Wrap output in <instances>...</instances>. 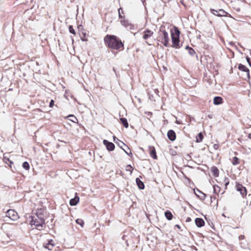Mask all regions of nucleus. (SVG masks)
Instances as JSON below:
<instances>
[{"mask_svg": "<svg viewBox=\"0 0 251 251\" xmlns=\"http://www.w3.org/2000/svg\"><path fill=\"white\" fill-rule=\"evenodd\" d=\"M105 45L109 48L118 50L124 48V44L116 36L106 35L104 38Z\"/></svg>", "mask_w": 251, "mask_h": 251, "instance_id": "1", "label": "nucleus"}, {"mask_svg": "<svg viewBox=\"0 0 251 251\" xmlns=\"http://www.w3.org/2000/svg\"><path fill=\"white\" fill-rule=\"evenodd\" d=\"M30 224L35 226L37 229L42 230L45 227V220L44 216L38 213L35 216H32Z\"/></svg>", "mask_w": 251, "mask_h": 251, "instance_id": "2", "label": "nucleus"}, {"mask_svg": "<svg viewBox=\"0 0 251 251\" xmlns=\"http://www.w3.org/2000/svg\"><path fill=\"white\" fill-rule=\"evenodd\" d=\"M158 35L157 40L161 42L164 46L168 47L170 38L168 32L164 29V27H160Z\"/></svg>", "mask_w": 251, "mask_h": 251, "instance_id": "3", "label": "nucleus"}, {"mask_svg": "<svg viewBox=\"0 0 251 251\" xmlns=\"http://www.w3.org/2000/svg\"><path fill=\"white\" fill-rule=\"evenodd\" d=\"M175 35L173 33H172L171 34L172 42V47L175 48L176 49H179L180 48V46L179 44L180 31L177 27H175Z\"/></svg>", "mask_w": 251, "mask_h": 251, "instance_id": "4", "label": "nucleus"}, {"mask_svg": "<svg viewBox=\"0 0 251 251\" xmlns=\"http://www.w3.org/2000/svg\"><path fill=\"white\" fill-rule=\"evenodd\" d=\"M114 142L121 149H122L126 153L130 156L132 155L130 149L123 141L120 140L116 137H113Z\"/></svg>", "mask_w": 251, "mask_h": 251, "instance_id": "5", "label": "nucleus"}, {"mask_svg": "<svg viewBox=\"0 0 251 251\" xmlns=\"http://www.w3.org/2000/svg\"><path fill=\"white\" fill-rule=\"evenodd\" d=\"M5 221H7V218L10 219L12 221H15L19 218L17 212L14 209H9L6 212V216L5 217Z\"/></svg>", "mask_w": 251, "mask_h": 251, "instance_id": "6", "label": "nucleus"}, {"mask_svg": "<svg viewBox=\"0 0 251 251\" xmlns=\"http://www.w3.org/2000/svg\"><path fill=\"white\" fill-rule=\"evenodd\" d=\"M210 11L213 14L218 17L226 16L227 14V13L223 9H220L217 10L211 9Z\"/></svg>", "mask_w": 251, "mask_h": 251, "instance_id": "7", "label": "nucleus"}, {"mask_svg": "<svg viewBox=\"0 0 251 251\" xmlns=\"http://www.w3.org/2000/svg\"><path fill=\"white\" fill-rule=\"evenodd\" d=\"M121 23L122 25L125 26L127 29L131 30L134 29V25L130 23L128 21L124 18L121 20Z\"/></svg>", "mask_w": 251, "mask_h": 251, "instance_id": "8", "label": "nucleus"}, {"mask_svg": "<svg viewBox=\"0 0 251 251\" xmlns=\"http://www.w3.org/2000/svg\"><path fill=\"white\" fill-rule=\"evenodd\" d=\"M237 190L240 192V194L243 197L247 195V190L246 188L243 186L242 184L237 183L236 185Z\"/></svg>", "mask_w": 251, "mask_h": 251, "instance_id": "9", "label": "nucleus"}, {"mask_svg": "<svg viewBox=\"0 0 251 251\" xmlns=\"http://www.w3.org/2000/svg\"><path fill=\"white\" fill-rule=\"evenodd\" d=\"M103 143L106 146L108 151H112L114 150L115 145L113 143L110 142L106 140H104L103 141Z\"/></svg>", "mask_w": 251, "mask_h": 251, "instance_id": "10", "label": "nucleus"}, {"mask_svg": "<svg viewBox=\"0 0 251 251\" xmlns=\"http://www.w3.org/2000/svg\"><path fill=\"white\" fill-rule=\"evenodd\" d=\"M153 34V31L149 29H147L143 32V38L144 40H147L149 38L151 37L152 36Z\"/></svg>", "mask_w": 251, "mask_h": 251, "instance_id": "11", "label": "nucleus"}, {"mask_svg": "<svg viewBox=\"0 0 251 251\" xmlns=\"http://www.w3.org/2000/svg\"><path fill=\"white\" fill-rule=\"evenodd\" d=\"M167 136L171 141H174L176 138V135L173 130H169L167 133Z\"/></svg>", "mask_w": 251, "mask_h": 251, "instance_id": "12", "label": "nucleus"}, {"mask_svg": "<svg viewBox=\"0 0 251 251\" xmlns=\"http://www.w3.org/2000/svg\"><path fill=\"white\" fill-rule=\"evenodd\" d=\"M9 237L7 234H3L0 235V241L4 244H6L9 242Z\"/></svg>", "mask_w": 251, "mask_h": 251, "instance_id": "13", "label": "nucleus"}, {"mask_svg": "<svg viewBox=\"0 0 251 251\" xmlns=\"http://www.w3.org/2000/svg\"><path fill=\"white\" fill-rule=\"evenodd\" d=\"M195 221L196 225L199 227H201L204 225V221L202 218H197Z\"/></svg>", "mask_w": 251, "mask_h": 251, "instance_id": "14", "label": "nucleus"}, {"mask_svg": "<svg viewBox=\"0 0 251 251\" xmlns=\"http://www.w3.org/2000/svg\"><path fill=\"white\" fill-rule=\"evenodd\" d=\"M150 148V156L153 159H156L157 156L156 153V151L153 147H149Z\"/></svg>", "mask_w": 251, "mask_h": 251, "instance_id": "15", "label": "nucleus"}, {"mask_svg": "<svg viewBox=\"0 0 251 251\" xmlns=\"http://www.w3.org/2000/svg\"><path fill=\"white\" fill-rule=\"evenodd\" d=\"M46 249H48L49 250H51L54 246L53 241L52 240L49 241L45 245H44Z\"/></svg>", "mask_w": 251, "mask_h": 251, "instance_id": "16", "label": "nucleus"}, {"mask_svg": "<svg viewBox=\"0 0 251 251\" xmlns=\"http://www.w3.org/2000/svg\"><path fill=\"white\" fill-rule=\"evenodd\" d=\"M79 198L78 197L76 196L74 198L72 199L70 201V204L71 206H75L77 204L79 201Z\"/></svg>", "mask_w": 251, "mask_h": 251, "instance_id": "17", "label": "nucleus"}, {"mask_svg": "<svg viewBox=\"0 0 251 251\" xmlns=\"http://www.w3.org/2000/svg\"><path fill=\"white\" fill-rule=\"evenodd\" d=\"M223 99L221 97H215L213 100V103L215 105H219L222 103Z\"/></svg>", "mask_w": 251, "mask_h": 251, "instance_id": "18", "label": "nucleus"}, {"mask_svg": "<svg viewBox=\"0 0 251 251\" xmlns=\"http://www.w3.org/2000/svg\"><path fill=\"white\" fill-rule=\"evenodd\" d=\"M136 184H137L138 188L140 189L143 190L144 189V188H145L144 184L139 178H136Z\"/></svg>", "mask_w": 251, "mask_h": 251, "instance_id": "19", "label": "nucleus"}, {"mask_svg": "<svg viewBox=\"0 0 251 251\" xmlns=\"http://www.w3.org/2000/svg\"><path fill=\"white\" fill-rule=\"evenodd\" d=\"M238 69L243 72H247L248 74H249V69L244 65L242 64H239L238 65Z\"/></svg>", "mask_w": 251, "mask_h": 251, "instance_id": "20", "label": "nucleus"}, {"mask_svg": "<svg viewBox=\"0 0 251 251\" xmlns=\"http://www.w3.org/2000/svg\"><path fill=\"white\" fill-rule=\"evenodd\" d=\"M120 120L125 127L127 128L128 127V124L126 118H121L120 119Z\"/></svg>", "mask_w": 251, "mask_h": 251, "instance_id": "21", "label": "nucleus"}, {"mask_svg": "<svg viewBox=\"0 0 251 251\" xmlns=\"http://www.w3.org/2000/svg\"><path fill=\"white\" fill-rule=\"evenodd\" d=\"M165 216L168 220H171L173 217L172 213L169 210L165 212Z\"/></svg>", "mask_w": 251, "mask_h": 251, "instance_id": "22", "label": "nucleus"}, {"mask_svg": "<svg viewBox=\"0 0 251 251\" xmlns=\"http://www.w3.org/2000/svg\"><path fill=\"white\" fill-rule=\"evenodd\" d=\"M211 171L214 176L217 177L219 176V170L216 167H213L211 168Z\"/></svg>", "mask_w": 251, "mask_h": 251, "instance_id": "23", "label": "nucleus"}, {"mask_svg": "<svg viewBox=\"0 0 251 251\" xmlns=\"http://www.w3.org/2000/svg\"><path fill=\"white\" fill-rule=\"evenodd\" d=\"M185 49L188 50L189 54L191 56H194L196 52L192 48L187 46Z\"/></svg>", "mask_w": 251, "mask_h": 251, "instance_id": "24", "label": "nucleus"}, {"mask_svg": "<svg viewBox=\"0 0 251 251\" xmlns=\"http://www.w3.org/2000/svg\"><path fill=\"white\" fill-rule=\"evenodd\" d=\"M232 163L233 165H237L239 163V158L236 156L232 158Z\"/></svg>", "mask_w": 251, "mask_h": 251, "instance_id": "25", "label": "nucleus"}, {"mask_svg": "<svg viewBox=\"0 0 251 251\" xmlns=\"http://www.w3.org/2000/svg\"><path fill=\"white\" fill-rule=\"evenodd\" d=\"M203 138L202 134L201 132L198 134V137H197V142H201L202 141Z\"/></svg>", "mask_w": 251, "mask_h": 251, "instance_id": "26", "label": "nucleus"}, {"mask_svg": "<svg viewBox=\"0 0 251 251\" xmlns=\"http://www.w3.org/2000/svg\"><path fill=\"white\" fill-rule=\"evenodd\" d=\"M213 187V192L215 194H218L220 191V188L218 185H214Z\"/></svg>", "mask_w": 251, "mask_h": 251, "instance_id": "27", "label": "nucleus"}, {"mask_svg": "<svg viewBox=\"0 0 251 251\" xmlns=\"http://www.w3.org/2000/svg\"><path fill=\"white\" fill-rule=\"evenodd\" d=\"M23 167L26 170H28L29 169V163L25 161L23 163Z\"/></svg>", "mask_w": 251, "mask_h": 251, "instance_id": "28", "label": "nucleus"}, {"mask_svg": "<svg viewBox=\"0 0 251 251\" xmlns=\"http://www.w3.org/2000/svg\"><path fill=\"white\" fill-rule=\"evenodd\" d=\"M76 223L78 225H79L81 227H83V225L84 224V223L83 221L82 220H81V219H77L76 220Z\"/></svg>", "mask_w": 251, "mask_h": 251, "instance_id": "29", "label": "nucleus"}, {"mask_svg": "<svg viewBox=\"0 0 251 251\" xmlns=\"http://www.w3.org/2000/svg\"><path fill=\"white\" fill-rule=\"evenodd\" d=\"M69 117L71 118L70 120L73 122L76 123V121H77V118L74 115H70L69 116Z\"/></svg>", "mask_w": 251, "mask_h": 251, "instance_id": "30", "label": "nucleus"}, {"mask_svg": "<svg viewBox=\"0 0 251 251\" xmlns=\"http://www.w3.org/2000/svg\"><path fill=\"white\" fill-rule=\"evenodd\" d=\"M126 171L130 172V173H132L133 168L130 165H128L126 166Z\"/></svg>", "mask_w": 251, "mask_h": 251, "instance_id": "31", "label": "nucleus"}, {"mask_svg": "<svg viewBox=\"0 0 251 251\" xmlns=\"http://www.w3.org/2000/svg\"><path fill=\"white\" fill-rule=\"evenodd\" d=\"M69 29L70 33L73 34L74 35H75L76 34L75 31L72 25H69Z\"/></svg>", "mask_w": 251, "mask_h": 251, "instance_id": "32", "label": "nucleus"}, {"mask_svg": "<svg viewBox=\"0 0 251 251\" xmlns=\"http://www.w3.org/2000/svg\"><path fill=\"white\" fill-rule=\"evenodd\" d=\"M197 191L199 192V193H200L201 195V196H198V197H199L201 200L204 199L205 198V195L201 191H200V190H199L198 189H197Z\"/></svg>", "mask_w": 251, "mask_h": 251, "instance_id": "33", "label": "nucleus"}, {"mask_svg": "<svg viewBox=\"0 0 251 251\" xmlns=\"http://www.w3.org/2000/svg\"><path fill=\"white\" fill-rule=\"evenodd\" d=\"M85 36H86V33L82 32V35H80L81 40L83 41H87V39L86 38H85Z\"/></svg>", "mask_w": 251, "mask_h": 251, "instance_id": "34", "label": "nucleus"}, {"mask_svg": "<svg viewBox=\"0 0 251 251\" xmlns=\"http://www.w3.org/2000/svg\"><path fill=\"white\" fill-rule=\"evenodd\" d=\"M120 10H121L122 11V13H123V9L122 8H120L119 9H118V12H119V17L120 19H122V18H124V17L122 16V15H121V13H120Z\"/></svg>", "mask_w": 251, "mask_h": 251, "instance_id": "35", "label": "nucleus"}, {"mask_svg": "<svg viewBox=\"0 0 251 251\" xmlns=\"http://www.w3.org/2000/svg\"><path fill=\"white\" fill-rule=\"evenodd\" d=\"M54 101L53 100H51L50 102L49 106L50 107H52L54 105Z\"/></svg>", "mask_w": 251, "mask_h": 251, "instance_id": "36", "label": "nucleus"}, {"mask_svg": "<svg viewBox=\"0 0 251 251\" xmlns=\"http://www.w3.org/2000/svg\"><path fill=\"white\" fill-rule=\"evenodd\" d=\"M246 60H247V61L248 62V63H249V64L250 65V66H251L250 58L248 56H247Z\"/></svg>", "mask_w": 251, "mask_h": 251, "instance_id": "37", "label": "nucleus"}, {"mask_svg": "<svg viewBox=\"0 0 251 251\" xmlns=\"http://www.w3.org/2000/svg\"><path fill=\"white\" fill-rule=\"evenodd\" d=\"M213 148L215 150H217L219 148V145L218 144H214L213 145Z\"/></svg>", "mask_w": 251, "mask_h": 251, "instance_id": "38", "label": "nucleus"}, {"mask_svg": "<svg viewBox=\"0 0 251 251\" xmlns=\"http://www.w3.org/2000/svg\"><path fill=\"white\" fill-rule=\"evenodd\" d=\"M191 221V219L190 218V217H188L186 220V221L187 222H189Z\"/></svg>", "mask_w": 251, "mask_h": 251, "instance_id": "39", "label": "nucleus"}, {"mask_svg": "<svg viewBox=\"0 0 251 251\" xmlns=\"http://www.w3.org/2000/svg\"><path fill=\"white\" fill-rule=\"evenodd\" d=\"M5 159H6L5 158ZM6 160H7V161H9L10 164L13 163V162L11 160H10V159L9 158H7Z\"/></svg>", "mask_w": 251, "mask_h": 251, "instance_id": "40", "label": "nucleus"}, {"mask_svg": "<svg viewBox=\"0 0 251 251\" xmlns=\"http://www.w3.org/2000/svg\"><path fill=\"white\" fill-rule=\"evenodd\" d=\"M248 137H249V138L251 139V133L249 134Z\"/></svg>", "mask_w": 251, "mask_h": 251, "instance_id": "41", "label": "nucleus"}, {"mask_svg": "<svg viewBox=\"0 0 251 251\" xmlns=\"http://www.w3.org/2000/svg\"><path fill=\"white\" fill-rule=\"evenodd\" d=\"M176 226H177V227H178V228H180L179 226L178 225H176Z\"/></svg>", "mask_w": 251, "mask_h": 251, "instance_id": "42", "label": "nucleus"}, {"mask_svg": "<svg viewBox=\"0 0 251 251\" xmlns=\"http://www.w3.org/2000/svg\"><path fill=\"white\" fill-rule=\"evenodd\" d=\"M146 43L148 44L149 45H151V44L148 43L147 41L146 42Z\"/></svg>", "mask_w": 251, "mask_h": 251, "instance_id": "43", "label": "nucleus"}, {"mask_svg": "<svg viewBox=\"0 0 251 251\" xmlns=\"http://www.w3.org/2000/svg\"><path fill=\"white\" fill-rule=\"evenodd\" d=\"M126 151L129 152V150L127 148H126Z\"/></svg>", "mask_w": 251, "mask_h": 251, "instance_id": "44", "label": "nucleus"}, {"mask_svg": "<svg viewBox=\"0 0 251 251\" xmlns=\"http://www.w3.org/2000/svg\"><path fill=\"white\" fill-rule=\"evenodd\" d=\"M141 0L143 1V2H144L145 1V0Z\"/></svg>", "mask_w": 251, "mask_h": 251, "instance_id": "45", "label": "nucleus"}]
</instances>
